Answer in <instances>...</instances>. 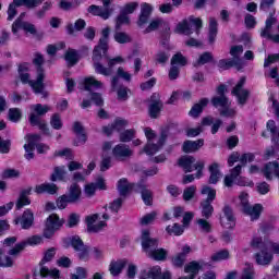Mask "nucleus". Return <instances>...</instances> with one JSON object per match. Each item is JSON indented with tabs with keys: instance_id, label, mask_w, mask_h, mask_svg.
<instances>
[{
	"instance_id": "42",
	"label": "nucleus",
	"mask_w": 279,
	"mask_h": 279,
	"mask_svg": "<svg viewBox=\"0 0 279 279\" xmlns=\"http://www.w3.org/2000/svg\"><path fill=\"white\" fill-rule=\"evenodd\" d=\"M116 43L119 45H126L128 43H132V37L125 32L117 31L113 35Z\"/></svg>"
},
{
	"instance_id": "21",
	"label": "nucleus",
	"mask_w": 279,
	"mask_h": 279,
	"mask_svg": "<svg viewBox=\"0 0 279 279\" xmlns=\"http://www.w3.org/2000/svg\"><path fill=\"white\" fill-rule=\"evenodd\" d=\"M262 173L264 178H266L269 182L274 180V178H279V163L278 161L267 162L262 169Z\"/></svg>"
},
{
	"instance_id": "46",
	"label": "nucleus",
	"mask_w": 279,
	"mask_h": 279,
	"mask_svg": "<svg viewBox=\"0 0 279 279\" xmlns=\"http://www.w3.org/2000/svg\"><path fill=\"white\" fill-rule=\"evenodd\" d=\"M217 20L215 17L209 19V43H215V39L217 38Z\"/></svg>"
},
{
	"instance_id": "61",
	"label": "nucleus",
	"mask_w": 279,
	"mask_h": 279,
	"mask_svg": "<svg viewBox=\"0 0 279 279\" xmlns=\"http://www.w3.org/2000/svg\"><path fill=\"white\" fill-rule=\"evenodd\" d=\"M50 125L53 128V130H62V118H60V114H52L50 119Z\"/></svg>"
},
{
	"instance_id": "4",
	"label": "nucleus",
	"mask_w": 279,
	"mask_h": 279,
	"mask_svg": "<svg viewBox=\"0 0 279 279\" xmlns=\"http://www.w3.org/2000/svg\"><path fill=\"white\" fill-rule=\"evenodd\" d=\"M145 136L147 138V144L144 147V151L147 154V156H154V154H158L160 151L162 145H165V141H167V136L165 135H156L154 130L146 128L144 130Z\"/></svg>"
},
{
	"instance_id": "49",
	"label": "nucleus",
	"mask_w": 279,
	"mask_h": 279,
	"mask_svg": "<svg viewBox=\"0 0 279 279\" xmlns=\"http://www.w3.org/2000/svg\"><path fill=\"white\" fill-rule=\"evenodd\" d=\"M256 272L254 271V266L252 264H245L242 270L241 279H254Z\"/></svg>"
},
{
	"instance_id": "39",
	"label": "nucleus",
	"mask_w": 279,
	"mask_h": 279,
	"mask_svg": "<svg viewBox=\"0 0 279 279\" xmlns=\"http://www.w3.org/2000/svg\"><path fill=\"white\" fill-rule=\"evenodd\" d=\"M277 23H278V19H276L274 16H269L266 20L265 27L262 28V31H260L262 38H266L267 36H269L271 34V27H274V25Z\"/></svg>"
},
{
	"instance_id": "32",
	"label": "nucleus",
	"mask_w": 279,
	"mask_h": 279,
	"mask_svg": "<svg viewBox=\"0 0 279 279\" xmlns=\"http://www.w3.org/2000/svg\"><path fill=\"white\" fill-rule=\"evenodd\" d=\"M35 192L39 195L43 193H49V195H56L58 193V186L53 183H44L35 187Z\"/></svg>"
},
{
	"instance_id": "34",
	"label": "nucleus",
	"mask_w": 279,
	"mask_h": 279,
	"mask_svg": "<svg viewBox=\"0 0 279 279\" xmlns=\"http://www.w3.org/2000/svg\"><path fill=\"white\" fill-rule=\"evenodd\" d=\"M209 184H217L221 180V172L219 171V163L214 162L209 166Z\"/></svg>"
},
{
	"instance_id": "15",
	"label": "nucleus",
	"mask_w": 279,
	"mask_h": 279,
	"mask_svg": "<svg viewBox=\"0 0 279 279\" xmlns=\"http://www.w3.org/2000/svg\"><path fill=\"white\" fill-rule=\"evenodd\" d=\"M223 215L220 216V223L222 228H226L227 230H232L234 228L235 219L234 214L232 213V208L228 205H226L222 209Z\"/></svg>"
},
{
	"instance_id": "36",
	"label": "nucleus",
	"mask_w": 279,
	"mask_h": 279,
	"mask_svg": "<svg viewBox=\"0 0 279 279\" xmlns=\"http://www.w3.org/2000/svg\"><path fill=\"white\" fill-rule=\"evenodd\" d=\"M85 90H92L93 88L99 89L104 88V83L101 81H97L94 76H88L84 80Z\"/></svg>"
},
{
	"instance_id": "18",
	"label": "nucleus",
	"mask_w": 279,
	"mask_h": 279,
	"mask_svg": "<svg viewBox=\"0 0 279 279\" xmlns=\"http://www.w3.org/2000/svg\"><path fill=\"white\" fill-rule=\"evenodd\" d=\"M161 110H162V101L160 100V95L153 94L150 97V104L148 106L149 117L151 119H158V117H160Z\"/></svg>"
},
{
	"instance_id": "1",
	"label": "nucleus",
	"mask_w": 279,
	"mask_h": 279,
	"mask_svg": "<svg viewBox=\"0 0 279 279\" xmlns=\"http://www.w3.org/2000/svg\"><path fill=\"white\" fill-rule=\"evenodd\" d=\"M110 38V27H106L101 32V38L99 39L98 46L94 49L93 62L96 73L105 75L106 77L112 75V66L117 62H123V58L117 57L108 59L106 53L108 52V40Z\"/></svg>"
},
{
	"instance_id": "41",
	"label": "nucleus",
	"mask_w": 279,
	"mask_h": 279,
	"mask_svg": "<svg viewBox=\"0 0 279 279\" xmlns=\"http://www.w3.org/2000/svg\"><path fill=\"white\" fill-rule=\"evenodd\" d=\"M211 104L215 108H230V100L226 96H216L211 99Z\"/></svg>"
},
{
	"instance_id": "27",
	"label": "nucleus",
	"mask_w": 279,
	"mask_h": 279,
	"mask_svg": "<svg viewBox=\"0 0 279 279\" xmlns=\"http://www.w3.org/2000/svg\"><path fill=\"white\" fill-rule=\"evenodd\" d=\"M267 250L271 248H262V251L255 255L257 265H269L271 260H274V255L267 252Z\"/></svg>"
},
{
	"instance_id": "12",
	"label": "nucleus",
	"mask_w": 279,
	"mask_h": 279,
	"mask_svg": "<svg viewBox=\"0 0 279 279\" xmlns=\"http://www.w3.org/2000/svg\"><path fill=\"white\" fill-rule=\"evenodd\" d=\"M110 0H102V7L97 5H90L88 8V12L90 14H94V16H100V19H104L105 21L110 19V15L112 14V9H110Z\"/></svg>"
},
{
	"instance_id": "5",
	"label": "nucleus",
	"mask_w": 279,
	"mask_h": 279,
	"mask_svg": "<svg viewBox=\"0 0 279 279\" xmlns=\"http://www.w3.org/2000/svg\"><path fill=\"white\" fill-rule=\"evenodd\" d=\"M19 74L22 84H29L36 95L43 93V89L45 88V83H43L45 80V72L41 69L37 70L36 81L29 80V73H27L25 66L19 68Z\"/></svg>"
},
{
	"instance_id": "29",
	"label": "nucleus",
	"mask_w": 279,
	"mask_h": 279,
	"mask_svg": "<svg viewBox=\"0 0 279 279\" xmlns=\"http://www.w3.org/2000/svg\"><path fill=\"white\" fill-rule=\"evenodd\" d=\"M241 169H243L242 165L235 166L233 169H231L230 174L226 175L225 178V186H232L234 184L236 178L241 175Z\"/></svg>"
},
{
	"instance_id": "60",
	"label": "nucleus",
	"mask_w": 279,
	"mask_h": 279,
	"mask_svg": "<svg viewBox=\"0 0 279 279\" xmlns=\"http://www.w3.org/2000/svg\"><path fill=\"white\" fill-rule=\"evenodd\" d=\"M121 25H130V17L128 16V14L123 13V11H121L120 15L117 19L116 29H121Z\"/></svg>"
},
{
	"instance_id": "6",
	"label": "nucleus",
	"mask_w": 279,
	"mask_h": 279,
	"mask_svg": "<svg viewBox=\"0 0 279 279\" xmlns=\"http://www.w3.org/2000/svg\"><path fill=\"white\" fill-rule=\"evenodd\" d=\"M179 165L182 167L185 173H192V171H196L195 178H202V171H204V167L206 162L204 160H195L193 156H183L179 159Z\"/></svg>"
},
{
	"instance_id": "30",
	"label": "nucleus",
	"mask_w": 279,
	"mask_h": 279,
	"mask_svg": "<svg viewBox=\"0 0 279 279\" xmlns=\"http://www.w3.org/2000/svg\"><path fill=\"white\" fill-rule=\"evenodd\" d=\"M117 75L118 76H113L111 81L112 90L117 89V85L119 84V77H122V80H125V82H130V80H132V74L129 72H125L123 68L118 69Z\"/></svg>"
},
{
	"instance_id": "11",
	"label": "nucleus",
	"mask_w": 279,
	"mask_h": 279,
	"mask_svg": "<svg viewBox=\"0 0 279 279\" xmlns=\"http://www.w3.org/2000/svg\"><path fill=\"white\" fill-rule=\"evenodd\" d=\"M141 279H171V272L170 271H163L160 266H154L148 268L147 270H144L140 275Z\"/></svg>"
},
{
	"instance_id": "8",
	"label": "nucleus",
	"mask_w": 279,
	"mask_h": 279,
	"mask_svg": "<svg viewBox=\"0 0 279 279\" xmlns=\"http://www.w3.org/2000/svg\"><path fill=\"white\" fill-rule=\"evenodd\" d=\"M43 243V236L41 235H32L27 238L25 241L20 242L15 245V247L11 248L9 251V256H19L27 247V245L34 246V245H41Z\"/></svg>"
},
{
	"instance_id": "16",
	"label": "nucleus",
	"mask_w": 279,
	"mask_h": 279,
	"mask_svg": "<svg viewBox=\"0 0 279 279\" xmlns=\"http://www.w3.org/2000/svg\"><path fill=\"white\" fill-rule=\"evenodd\" d=\"M16 226H21L22 230H29L34 226V211L26 209L21 217L14 220Z\"/></svg>"
},
{
	"instance_id": "19",
	"label": "nucleus",
	"mask_w": 279,
	"mask_h": 279,
	"mask_svg": "<svg viewBox=\"0 0 279 279\" xmlns=\"http://www.w3.org/2000/svg\"><path fill=\"white\" fill-rule=\"evenodd\" d=\"M135 193H141L142 199L146 206H151V202H154V194L151 193V190H149V186L145 184V181H141L135 186Z\"/></svg>"
},
{
	"instance_id": "7",
	"label": "nucleus",
	"mask_w": 279,
	"mask_h": 279,
	"mask_svg": "<svg viewBox=\"0 0 279 279\" xmlns=\"http://www.w3.org/2000/svg\"><path fill=\"white\" fill-rule=\"evenodd\" d=\"M193 25L195 27L196 34H199L202 29V19L190 16L187 20H183L177 25V32L179 34H184L185 36H191L193 34Z\"/></svg>"
},
{
	"instance_id": "47",
	"label": "nucleus",
	"mask_w": 279,
	"mask_h": 279,
	"mask_svg": "<svg viewBox=\"0 0 279 279\" xmlns=\"http://www.w3.org/2000/svg\"><path fill=\"white\" fill-rule=\"evenodd\" d=\"M201 193L202 195H207L205 202H215L217 197V191L208 185L203 186Z\"/></svg>"
},
{
	"instance_id": "31",
	"label": "nucleus",
	"mask_w": 279,
	"mask_h": 279,
	"mask_svg": "<svg viewBox=\"0 0 279 279\" xmlns=\"http://www.w3.org/2000/svg\"><path fill=\"white\" fill-rule=\"evenodd\" d=\"M202 269V263L199 262H190L184 266L185 274H190V277L193 279L197 278V274H199V270Z\"/></svg>"
},
{
	"instance_id": "43",
	"label": "nucleus",
	"mask_w": 279,
	"mask_h": 279,
	"mask_svg": "<svg viewBox=\"0 0 279 279\" xmlns=\"http://www.w3.org/2000/svg\"><path fill=\"white\" fill-rule=\"evenodd\" d=\"M65 61L68 62V64H70V66H74V64H77V62L80 61V54H77V50L69 49L65 52Z\"/></svg>"
},
{
	"instance_id": "35",
	"label": "nucleus",
	"mask_w": 279,
	"mask_h": 279,
	"mask_svg": "<svg viewBox=\"0 0 279 279\" xmlns=\"http://www.w3.org/2000/svg\"><path fill=\"white\" fill-rule=\"evenodd\" d=\"M215 213V207H213V202L203 201L201 203V214L204 219H210Z\"/></svg>"
},
{
	"instance_id": "44",
	"label": "nucleus",
	"mask_w": 279,
	"mask_h": 279,
	"mask_svg": "<svg viewBox=\"0 0 279 279\" xmlns=\"http://www.w3.org/2000/svg\"><path fill=\"white\" fill-rule=\"evenodd\" d=\"M210 258L211 263H221V260H228L230 258V252L228 250L218 251Z\"/></svg>"
},
{
	"instance_id": "59",
	"label": "nucleus",
	"mask_w": 279,
	"mask_h": 279,
	"mask_svg": "<svg viewBox=\"0 0 279 279\" xmlns=\"http://www.w3.org/2000/svg\"><path fill=\"white\" fill-rule=\"evenodd\" d=\"M195 193H197V187L195 185L186 187L183 191L184 202H191V199H193V197H195Z\"/></svg>"
},
{
	"instance_id": "64",
	"label": "nucleus",
	"mask_w": 279,
	"mask_h": 279,
	"mask_svg": "<svg viewBox=\"0 0 279 279\" xmlns=\"http://www.w3.org/2000/svg\"><path fill=\"white\" fill-rule=\"evenodd\" d=\"M171 64H180L181 66H185L186 64V58L184 56H182V53H177L172 57L171 59Z\"/></svg>"
},
{
	"instance_id": "37",
	"label": "nucleus",
	"mask_w": 279,
	"mask_h": 279,
	"mask_svg": "<svg viewBox=\"0 0 279 279\" xmlns=\"http://www.w3.org/2000/svg\"><path fill=\"white\" fill-rule=\"evenodd\" d=\"M73 130L78 136V140L74 143V145H84V143H86V134L84 133V126H82V123L75 122Z\"/></svg>"
},
{
	"instance_id": "23",
	"label": "nucleus",
	"mask_w": 279,
	"mask_h": 279,
	"mask_svg": "<svg viewBox=\"0 0 279 279\" xmlns=\"http://www.w3.org/2000/svg\"><path fill=\"white\" fill-rule=\"evenodd\" d=\"M68 199L70 204H77L82 199V187L77 183H72L68 190Z\"/></svg>"
},
{
	"instance_id": "10",
	"label": "nucleus",
	"mask_w": 279,
	"mask_h": 279,
	"mask_svg": "<svg viewBox=\"0 0 279 279\" xmlns=\"http://www.w3.org/2000/svg\"><path fill=\"white\" fill-rule=\"evenodd\" d=\"M245 86V77H241L238 84L233 87L231 94L238 99L240 106H245L250 98V90L243 88Z\"/></svg>"
},
{
	"instance_id": "2",
	"label": "nucleus",
	"mask_w": 279,
	"mask_h": 279,
	"mask_svg": "<svg viewBox=\"0 0 279 279\" xmlns=\"http://www.w3.org/2000/svg\"><path fill=\"white\" fill-rule=\"evenodd\" d=\"M142 247L153 260H166L167 251L158 247V240L149 236V230L142 231Z\"/></svg>"
},
{
	"instance_id": "9",
	"label": "nucleus",
	"mask_w": 279,
	"mask_h": 279,
	"mask_svg": "<svg viewBox=\"0 0 279 279\" xmlns=\"http://www.w3.org/2000/svg\"><path fill=\"white\" fill-rule=\"evenodd\" d=\"M62 221L58 215L52 214L47 218L46 227L44 229L45 239H51L56 234V230H60Z\"/></svg>"
},
{
	"instance_id": "50",
	"label": "nucleus",
	"mask_w": 279,
	"mask_h": 279,
	"mask_svg": "<svg viewBox=\"0 0 279 279\" xmlns=\"http://www.w3.org/2000/svg\"><path fill=\"white\" fill-rule=\"evenodd\" d=\"M15 5H25L26 8H38L43 0H14Z\"/></svg>"
},
{
	"instance_id": "13",
	"label": "nucleus",
	"mask_w": 279,
	"mask_h": 279,
	"mask_svg": "<svg viewBox=\"0 0 279 279\" xmlns=\"http://www.w3.org/2000/svg\"><path fill=\"white\" fill-rule=\"evenodd\" d=\"M112 156L116 160H128V158H132L134 156V150L130 148L129 145L125 144H118L112 149Z\"/></svg>"
},
{
	"instance_id": "22",
	"label": "nucleus",
	"mask_w": 279,
	"mask_h": 279,
	"mask_svg": "<svg viewBox=\"0 0 279 279\" xmlns=\"http://www.w3.org/2000/svg\"><path fill=\"white\" fill-rule=\"evenodd\" d=\"M19 29H24V32H28V34H36V26L29 22L21 23V20H15L12 24V33L19 34Z\"/></svg>"
},
{
	"instance_id": "53",
	"label": "nucleus",
	"mask_w": 279,
	"mask_h": 279,
	"mask_svg": "<svg viewBox=\"0 0 279 279\" xmlns=\"http://www.w3.org/2000/svg\"><path fill=\"white\" fill-rule=\"evenodd\" d=\"M197 225H198V228L201 230V232H205V234H208L210 232H213V225H210L208 222V220H206V218H199L197 220Z\"/></svg>"
},
{
	"instance_id": "55",
	"label": "nucleus",
	"mask_w": 279,
	"mask_h": 279,
	"mask_svg": "<svg viewBox=\"0 0 279 279\" xmlns=\"http://www.w3.org/2000/svg\"><path fill=\"white\" fill-rule=\"evenodd\" d=\"M27 194H29V192H22L21 193L20 198L16 203L17 210H21V208H23L24 206H29L32 204V202L27 197Z\"/></svg>"
},
{
	"instance_id": "40",
	"label": "nucleus",
	"mask_w": 279,
	"mask_h": 279,
	"mask_svg": "<svg viewBox=\"0 0 279 279\" xmlns=\"http://www.w3.org/2000/svg\"><path fill=\"white\" fill-rule=\"evenodd\" d=\"M40 276H41V278L58 279V278H60V270H58L56 268L49 269V267H47V266H41L40 267Z\"/></svg>"
},
{
	"instance_id": "62",
	"label": "nucleus",
	"mask_w": 279,
	"mask_h": 279,
	"mask_svg": "<svg viewBox=\"0 0 279 279\" xmlns=\"http://www.w3.org/2000/svg\"><path fill=\"white\" fill-rule=\"evenodd\" d=\"M111 125L114 132H121V130H123L128 125V120L118 118L113 121Z\"/></svg>"
},
{
	"instance_id": "63",
	"label": "nucleus",
	"mask_w": 279,
	"mask_h": 279,
	"mask_svg": "<svg viewBox=\"0 0 279 279\" xmlns=\"http://www.w3.org/2000/svg\"><path fill=\"white\" fill-rule=\"evenodd\" d=\"M156 211H151L150 214H147L141 218V225L142 226H149V223H154L156 221Z\"/></svg>"
},
{
	"instance_id": "14",
	"label": "nucleus",
	"mask_w": 279,
	"mask_h": 279,
	"mask_svg": "<svg viewBox=\"0 0 279 279\" xmlns=\"http://www.w3.org/2000/svg\"><path fill=\"white\" fill-rule=\"evenodd\" d=\"M25 140L27 144L24 145L25 155L24 158L26 160H34V149H36V143L40 141V135L33 134V135H26Z\"/></svg>"
},
{
	"instance_id": "57",
	"label": "nucleus",
	"mask_w": 279,
	"mask_h": 279,
	"mask_svg": "<svg viewBox=\"0 0 279 279\" xmlns=\"http://www.w3.org/2000/svg\"><path fill=\"white\" fill-rule=\"evenodd\" d=\"M135 134H136V131L134 129H130L120 133L121 143H130V141L134 138Z\"/></svg>"
},
{
	"instance_id": "33",
	"label": "nucleus",
	"mask_w": 279,
	"mask_h": 279,
	"mask_svg": "<svg viewBox=\"0 0 279 279\" xmlns=\"http://www.w3.org/2000/svg\"><path fill=\"white\" fill-rule=\"evenodd\" d=\"M125 265H128V262L125 259H118L116 262H111L109 266V271L111 276H119V274L123 271Z\"/></svg>"
},
{
	"instance_id": "52",
	"label": "nucleus",
	"mask_w": 279,
	"mask_h": 279,
	"mask_svg": "<svg viewBox=\"0 0 279 279\" xmlns=\"http://www.w3.org/2000/svg\"><path fill=\"white\" fill-rule=\"evenodd\" d=\"M86 27V22L82 19L77 20L73 26V24H70L66 26L68 34H73V32H81V29H84Z\"/></svg>"
},
{
	"instance_id": "26",
	"label": "nucleus",
	"mask_w": 279,
	"mask_h": 279,
	"mask_svg": "<svg viewBox=\"0 0 279 279\" xmlns=\"http://www.w3.org/2000/svg\"><path fill=\"white\" fill-rule=\"evenodd\" d=\"M153 11H154V7H151V4L147 2L142 3L138 25H145V23L149 21V16L151 15Z\"/></svg>"
},
{
	"instance_id": "25",
	"label": "nucleus",
	"mask_w": 279,
	"mask_h": 279,
	"mask_svg": "<svg viewBox=\"0 0 279 279\" xmlns=\"http://www.w3.org/2000/svg\"><path fill=\"white\" fill-rule=\"evenodd\" d=\"M204 147V140L186 141L183 143V151L185 154H193Z\"/></svg>"
},
{
	"instance_id": "17",
	"label": "nucleus",
	"mask_w": 279,
	"mask_h": 279,
	"mask_svg": "<svg viewBox=\"0 0 279 279\" xmlns=\"http://www.w3.org/2000/svg\"><path fill=\"white\" fill-rule=\"evenodd\" d=\"M88 232H101L106 228V221H99V214H93L86 217Z\"/></svg>"
},
{
	"instance_id": "58",
	"label": "nucleus",
	"mask_w": 279,
	"mask_h": 279,
	"mask_svg": "<svg viewBox=\"0 0 279 279\" xmlns=\"http://www.w3.org/2000/svg\"><path fill=\"white\" fill-rule=\"evenodd\" d=\"M14 259L9 255H3V250L0 248V267H12Z\"/></svg>"
},
{
	"instance_id": "28",
	"label": "nucleus",
	"mask_w": 279,
	"mask_h": 279,
	"mask_svg": "<svg viewBox=\"0 0 279 279\" xmlns=\"http://www.w3.org/2000/svg\"><path fill=\"white\" fill-rule=\"evenodd\" d=\"M243 213H245V215H248V217H251L252 221H256L257 219L260 218V213H263V205L260 204H255L254 206H247Z\"/></svg>"
},
{
	"instance_id": "56",
	"label": "nucleus",
	"mask_w": 279,
	"mask_h": 279,
	"mask_svg": "<svg viewBox=\"0 0 279 279\" xmlns=\"http://www.w3.org/2000/svg\"><path fill=\"white\" fill-rule=\"evenodd\" d=\"M64 175H66L64 167H57L54 168V172L51 175V181L58 182V180H64Z\"/></svg>"
},
{
	"instance_id": "24",
	"label": "nucleus",
	"mask_w": 279,
	"mask_h": 279,
	"mask_svg": "<svg viewBox=\"0 0 279 279\" xmlns=\"http://www.w3.org/2000/svg\"><path fill=\"white\" fill-rule=\"evenodd\" d=\"M136 185L135 183L128 182V179L123 178L118 181V191L122 197H125L132 191H136Z\"/></svg>"
},
{
	"instance_id": "54",
	"label": "nucleus",
	"mask_w": 279,
	"mask_h": 279,
	"mask_svg": "<svg viewBox=\"0 0 279 279\" xmlns=\"http://www.w3.org/2000/svg\"><path fill=\"white\" fill-rule=\"evenodd\" d=\"M166 232H168V234H174V236H180L184 233V227L174 223L173 226H168Z\"/></svg>"
},
{
	"instance_id": "48",
	"label": "nucleus",
	"mask_w": 279,
	"mask_h": 279,
	"mask_svg": "<svg viewBox=\"0 0 279 279\" xmlns=\"http://www.w3.org/2000/svg\"><path fill=\"white\" fill-rule=\"evenodd\" d=\"M269 242H263V238L255 236L251 241V247L254 250H269Z\"/></svg>"
},
{
	"instance_id": "45",
	"label": "nucleus",
	"mask_w": 279,
	"mask_h": 279,
	"mask_svg": "<svg viewBox=\"0 0 279 279\" xmlns=\"http://www.w3.org/2000/svg\"><path fill=\"white\" fill-rule=\"evenodd\" d=\"M230 54L233 61L239 65L241 64V56H243V46H232L230 49Z\"/></svg>"
},
{
	"instance_id": "51",
	"label": "nucleus",
	"mask_w": 279,
	"mask_h": 279,
	"mask_svg": "<svg viewBox=\"0 0 279 279\" xmlns=\"http://www.w3.org/2000/svg\"><path fill=\"white\" fill-rule=\"evenodd\" d=\"M22 112L19 108H11L9 109L8 119L12 121V123H19L21 121Z\"/></svg>"
},
{
	"instance_id": "20",
	"label": "nucleus",
	"mask_w": 279,
	"mask_h": 279,
	"mask_svg": "<svg viewBox=\"0 0 279 279\" xmlns=\"http://www.w3.org/2000/svg\"><path fill=\"white\" fill-rule=\"evenodd\" d=\"M71 245L75 252H77L80 260H88V248L84 245V242H82L80 236H73L71 240Z\"/></svg>"
},
{
	"instance_id": "38",
	"label": "nucleus",
	"mask_w": 279,
	"mask_h": 279,
	"mask_svg": "<svg viewBox=\"0 0 279 279\" xmlns=\"http://www.w3.org/2000/svg\"><path fill=\"white\" fill-rule=\"evenodd\" d=\"M208 106V99L203 98L201 101L192 107L190 110V117H199L202 114L204 108Z\"/></svg>"
},
{
	"instance_id": "3",
	"label": "nucleus",
	"mask_w": 279,
	"mask_h": 279,
	"mask_svg": "<svg viewBox=\"0 0 279 279\" xmlns=\"http://www.w3.org/2000/svg\"><path fill=\"white\" fill-rule=\"evenodd\" d=\"M47 112H51V106L35 104L31 106V114L28 117L31 125L39 128L44 134H49V126H47V122L40 119V117H45Z\"/></svg>"
}]
</instances>
